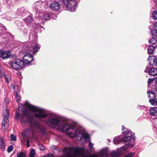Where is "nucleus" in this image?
<instances>
[{
	"label": "nucleus",
	"instance_id": "nucleus-1",
	"mask_svg": "<svg viewBox=\"0 0 157 157\" xmlns=\"http://www.w3.org/2000/svg\"><path fill=\"white\" fill-rule=\"evenodd\" d=\"M18 109L20 110L23 112V113L22 115H21L17 112L16 118L24 123L28 122L32 125L31 118L28 113V109L34 113L35 116L37 118H44L47 117L48 119L45 122L50 127H55L60 124L58 126V128L63 132L71 129V131L67 133V134L70 137L78 136L80 138L81 140H83L84 142L86 141L89 138V134L81 126H78L76 123H74L70 124L62 122L61 118L58 116L53 113L48 114L44 109L32 105L28 102L26 101L24 105L21 104H19Z\"/></svg>",
	"mask_w": 157,
	"mask_h": 157
},
{
	"label": "nucleus",
	"instance_id": "nucleus-2",
	"mask_svg": "<svg viewBox=\"0 0 157 157\" xmlns=\"http://www.w3.org/2000/svg\"><path fill=\"white\" fill-rule=\"evenodd\" d=\"M124 135L123 141L126 145L128 146L133 147V144L135 141V136L134 133H132L130 130H127L123 132Z\"/></svg>",
	"mask_w": 157,
	"mask_h": 157
},
{
	"label": "nucleus",
	"instance_id": "nucleus-3",
	"mask_svg": "<svg viewBox=\"0 0 157 157\" xmlns=\"http://www.w3.org/2000/svg\"><path fill=\"white\" fill-rule=\"evenodd\" d=\"M62 6L64 10L74 12L77 7L78 2L75 0H63Z\"/></svg>",
	"mask_w": 157,
	"mask_h": 157
},
{
	"label": "nucleus",
	"instance_id": "nucleus-4",
	"mask_svg": "<svg viewBox=\"0 0 157 157\" xmlns=\"http://www.w3.org/2000/svg\"><path fill=\"white\" fill-rule=\"evenodd\" d=\"M10 64L11 67L15 70H20L25 67L24 62L20 59L16 58L12 60Z\"/></svg>",
	"mask_w": 157,
	"mask_h": 157
},
{
	"label": "nucleus",
	"instance_id": "nucleus-5",
	"mask_svg": "<svg viewBox=\"0 0 157 157\" xmlns=\"http://www.w3.org/2000/svg\"><path fill=\"white\" fill-rule=\"evenodd\" d=\"M23 60L25 65L29 64L33 61V56L30 53H27L26 55H24Z\"/></svg>",
	"mask_w": 157,
	"mask_h": 157
},
{
	"label": "nucleus",
	"instance_id": "nucleus-6",
	"mask_svg": "<svg viewBox=\"0 0 157 157\" xmlns=\"http://www.w3.org/2000/svg\"><path fill=\"white\" fill-rule=\"evenodd\" d=\"M49 7L53 10L57 11L60 9V5L57 2H52L50 3Z\"/></svg>",
	"mask_w": 157,
	"mask_h": 157
},
{
	"label": "nucleus",
	"instance_id": "nucleus-7",
	"mask_svg": "<svg viewBox=\"0 0 157 157\" xmlns=\"http://www.w3.org/2000/svg\"><path fill=\"white\" fill-rule=\"evenodd\" d=\"M43 3L41 1L35 2L32 6V8L33 10L35 11H38L39 10H40V8L43 7L42 5Z\"/></svg>",
	"mask_w": 157,
	"mask_h": 157
},
{
	"label": "nucleus",
	"instance_id": "nucleus-8",
	"mask_svg": "<svg viewBox=\"0 0 157 157\" xmlns=\"http://www.w3.org/2000/svg\"><path fill=\"white\" fill-rule=\"evenodd\" d=\"M10 55V51H4L3 50H0V57L2 58L3 59H6L8 58Z\"/></svg>",
	"mask_w": 157,
	"mask_h": 157
},
{
	"label": "nucleus",
	"instance_id": "nucleus-9",
	"mask_svg": "<svg viewBox=\"0 0 157 157\" xmlns=\"http://www.w3.org/2000/svg\"><path fill=\"white\" fill-rule=\"evenodd\" d=\"M33 126L38 132H45L44 128L36 122L33 123Z\"/></svg>",
	"mask_w": 157,
	"mask_h": 157
},
{
	"label": "nucleus",
	"instance_id": "nucleus-10",
	"mask_svg": "<svg viewBox=\"0 0 157 157\" xmlns=\"http://www.w3.org/2000/svg\"><path fill=\"white\" fill-rule=\"evenodd\" d=\"M8 117L4 116L3 120L2 123V128L3 129H5L6 128H8L9 127Z\"/></svg>",
	"mask_w": 157,
	"mask_h": 157
},
{
	"label": "nucleus",
	"instance_id": "nucleus-11",
	"mask_svg": "<svg viewBox=\"0 0 157 157\" xmlns=\"http://www.w3.org/2000/svg\"><path fill=\"white\" fill-rule=\"evenodd\" d=\"M150 113L151 116L155 117V118L157 119V107L151 108L150 110Z\"/></svg>",
	"mask_w": 157,
	"mask_h": 157
},
{
	"label": "nucleus",
	"instance_id": "nucleus-12",
	"mask_svg": "<svg viewBox=\"0 0 157 157\" xmlns=\"http://www.w3.org/2000/svg\"><path fill=\"white\" fill-rule=\"evenodd\" d=\"M108 150L107 149H103L101 150L98 155L100 157H107Z\"/></svg>",
	"mask_w": 157,
	"mask_h": 157
},
{
	"label": "nucleus",
	"instance_id": "nucleus-13",
	"mask_svg": "<svg viewBox=\"0 0 157 157\" xmlns=\"http://www.w3.org/2000/svg\"><path fill=\"white\" fill-rule=\"evenodd\" d=\"M54 15V14L52 13L49 14L47 13L43 15V17L42 19L45 20H48L50 19V18H53V16Z\"/></svg>",
	"mask_w": 157,
	"mask_h": 157
},
{
	"label": "nucleus",
	"instance_id": "nucleus-14",
	"mask_svg": "<svg viewBox=\"0 0 157 157\" xmlns=\"http://www.w3.org/2000/svg\"><path fill=\"white\" fill-rule=\"evenodd\" d=\"M33 21V19L31 16H28L27 18L24 19V21L27 25H29L31 24Z\"/></svg>",
	"mask_w": 157,
	"mask_h": 157
},
{
	"label": "nucleus",
	"instance_id": "nucleus-15",
	"mask_svg": "<svg viewBox=\"0 0 157 157\" xmlns=\"http://www.w3.org/2000/svg\"><path fill=\"white\" fill-rule=\"evenodd\" d=\"M149 74L153 76L157 75V69L153 68L150 69L149 71Z\"/></svg>",
	"mask_w": 157,
	"mask_h": 157
},
{
	"label": "nucleus",
	"instance_id": "nucleus-16",
	"mask_svg": "<svg viewBox=\"0 0 157 157\" xmlns=\"http://www.w3.org/2000/svg\"><path fill=\"white\" fill-rule=\"evenodd\" d=\"M20 91L18 90L17 91H14V94L15 96L16 99L17 103L20 101V97L19 95Z\"/></svg>",
	"mask_w": 157,
	"mask_h": 157
},
{
	"label": "nucleus",
	"instance_id": "nucleus-17",
	"mask_svg": "<svg viewBox=\"0 0 157 157\" xmlns=\"http://www.w3.org/2000/svg\"><path fill=\"white\" fill-rule=\"evenodd\" d=\"M121 139L120 136H117L114 138L113 142L115 144H118L121 142Z\"/></svg>",
	"mask_w": 157,
	"mask_h": 157
},
{
	"label": "nucleus",
	"instance_id": "nucleus-18",
	"mask_svg": "<svg viewBox=\"0 0 157 157\" xmlns=\"http://www.w3.org/2000/svg\"><path fill=\"white\" fill-rule=\"evenodd\" d=\"M155 47L153 46H149L147 48L148 53L150 54H152L154 52Z\"/></svg>",
	"mask_w": 157,
	"mask_h": 157
},
{
	"label": "nucleus",
	"instance_id": "nucleus-19",
	"mask_svg": "<svg viewBox=\"0 0 157 157\" xmlns=\"http://www.w3.org/2000/svg\"><path fill=\"white\" fill-rule=\"evenodd\" d=\"M40 46L39 45H37L35 46L33 48V53L35 54L37 53L39 49Z\"/></svg>",
	"mask_w": 157,
	"mask_h": 157
},
{
	"label": "nucleus",
	"instance_id": "nucleus-20",
	"mask_svg": "<svg viewBox=\"0 0 157 157\" xmlns=\"http://www.w3.org/2000/svg\"><path fill=\"white\" fill-rule=\"evenodd\" d=\"M147 93L148 94V97L151 98V99L155 98V95L153 92L149 91V92H147Z\"/></svg>",
	"mask_w": 157,
	"mask_h": 157
},
{
	"label": "nucleus",
	"instance_id": "nucleus-21",
	"mask_svg": "<svg viewBox=\"0 0 157 157\" xmlns=\"http://www.w3.org/2000/svg\"><path fill=\"white\" fill-rule=\"evenodd\" d=\"M149 102L152 105H157V99L155 98L150 99Z\"/></svg>",
	"mask_w": 157,
	"mask_h": 157
},
{
	"label": "nucleus",
	"instance_id": "nucleus-22",
	"mask_svg": "<svg viewBox=\"0 0 157 157\" xmlns=\"http://www.w3.org/2000/svg\"><path fill=\"white\" fill-rule=\"evenodd\" d=\"M151 33L153 36H157V29L153 28L151 30Z\"/></svg>",
	"mask_w": 157,
	"mask_h": 157
},
{
	"label": "nucleus",
	"instance_id": "nucleus-23",
	"mask_svg": "<svg viewBox=\"0 0 157 157\" xmlns=\"http://www.w3.org/2000/svg\"><path fill=\"white\" fill-rule=\"evenodd\" d=\"M152 17L154 20H157V11H154L152 13Z\"/></svg>",
	"mask_w": 157,
	"mask_h": 157
},
{
	"label": "nucleus",
	"instance_id": "nucleus-24",
	"mask_svg": "<svg viewBox=\"0 0 157 157\" xmlns=\"http://www.w3.org/2000/svg\"><path fill=\"white\" fill-rule=\"evenodd\" d=\"M33 132V130L32 127L27 129L25 131V133L28 134H32Z\"/></svg>",
	"mask_w": 157,
	"mask_h": 157
},
{
	"label": "nucleus",
	"instance_id": "nucleus-25",
	"mask_svg": "<svg viewBox=\"0 0 157 157\" xmlns=\"http://www.w3.org/2000/svg\"><path fill=\"white\" fill-rule=\"evenodd\" d=\"M127 147H125V146L122 147L121 148L119 153L120 154H123L124 151L127 150Z\"/></svg>",
	"mask_w": 157,
	"mask_h": 157
},
{
	"label": "nucleus",
	"instance_id": "nucleus-26",
	"mask_svg": "<svg viewBox=\"0 0 157 157\" xmlns=\"http://www.w3.org/2000/svg\"><path fill=\"white\" fill-rule=\"evenodd\" d=\"M0 148L3 150L5 148V144L2 139H0Z\"/></svg>",
	"mask_w": 157,
	"mask_h": 157
},
{
	"label": "nucleus",
	"instance_id": "nucleus-27",
	"mask_svg": "<svg viewBox=\"0 0 157 157\" xmlns=\"http://www.w3.org/2000/svg\"><path fill=\"white\" fill-rule=\"evenodd\" d=\"M156 42V40L155 38H152L149 40V43L152 44H154Z\"/></svg>",
	"mask_w": 157,
	"mask_h": 157
},
{
	"label": "nucleus",
	"instance_id": "nucleus-28",
	"mask_svg": "<svg viewBox=\"0 0 157 157\" xmlns=\"http://www.w3.org/2000/svg\"><path fill=\"white\" fill-rule=\"evenodd\" d=\"M5 79L6 80V81L7 82L9 83L10 80V78L9 75H5Z\"/></svg>",
	"mask_w": 157,
	"mask_h": 157
},
{
	"label": "nucleus",
	"instance_id": "nucleus-29",
	"mask_svg": "<svg viewBox=\"0 0 157 157\" xmlns=\"http://www.w3.org/2000/svg\"><path fill=\"white\" fill-rule=\"evenodd\" d=\"M17 11H18L20 13H22L23 12H24L25 11V9L24 8L21 7L18 8L17 10Z\"/></svg>",
	"mask_w": 157,
	"mask_h": 157
},
{
	"label": "nucleus",
	"instance_id": "nucleus-30",
	"mask_svg": "<svg viewBox=\"0 0 157 157\" xmlns=\"http://www.w3.org/2000/svg\"><path fill=\"white\" fill-rule=\"evenodd\" d=\"M5 75V73L3 71L2 69L0 70V78H2Z\"/></svg>",
	"mask_w": 157,
	"mask_h": 157
},
{
	"label": "nucleus",
	"instance_id": "nucleus-31",
	"mask_svg": "<svg viewBox=\"0 0 157 157\" xmlns=\"http://www.w3.org/2000/svg\"><path fill=\"white\" fill-rule=\"evenodd\" d=\"M3 116L5 117H9L8 111L7 109H6L3 112Z\"/></svg>",
	"mask_w": 157,
	"mask_h": 157
},
{
	"label": "nucleus",
	"instance_id": "nucleus-32",
	"mask_svg": "<svg viewBox=\"0 0 157 157\" xmlns=\"http://www.w3.org/2000/svg\"><path fill=\"white\" fill-rule=\"evenodd\" d=\"M134 152H130L125 155L124 157H131L134 155Z\"/></svg>",
	"mask_w": 157,
	"mask_h": 157
},
{
	"label": "nucleus",
	"instance_id": "nucleus-33",
	"mask_svg": "<svg viewBox=\"0 0 157 157\" xmlns=\"http://www.w3.org/2000/svg\"><path fill=\"white\" fill-rule=\"evenodd\" d=\"M35 155V151L34 149H32L31 151V152L30 153V157H33Z\"/></svg>",
	"mask_w": 157,
	"mask_h": 157
},
{
	"label": "nucleus",
	"instance_id": "nucleus-34",
	"mask_svg": "<svg viewBox=\"0 0 157 157\" xmlns=\"http://www.w3.org/2000/svg\"><path fill=\"white\" fill-rule=\"evenodd\" d=\"M17 157H25V154L22 152L17 153Z\"/></svg>",
	"mask_w": 157,
	"mask_h": 157
},
{
	"label": "nucleus",
	"instance_id": "nucleus-35",
	"mask_svg": "<svg viewBox=\"0 0 157 157\" xmlns=\"http://www.w3.org/2000/svg\"><path fill=\"white\" fill-rule=\"evenodd\" d=\"M11 140L13 141H16L17 139L16 136L12 134L11 135Z\"/></svg>",
	"mask_w": 157,
	"mask_h": 157
},
{
	"label": "nucleus",
	"instance_id": "nucleus-36",
	"mask_svg": "<svg viewBox=\"0 0 157 157\" xmlns=\"http://www.w3.org/2000/svg\"><path fill=\"white\" fill-rule=\"evenodd\" d=\"M39 147L41 151H44L45 149L44 147L41 144H39Z\"/></svg>",
	"mask_w": 157,
	"mask_h": 157
},
{
	"label": "nucleus",
	"instance_id": "nucleus-37",
	"mask_svg": "<svg viewBox=\"0 0 157 157\" xmlns=\"http://www.w3.org/2000/svg\"><path fill=\"white\" fill-rule=\"evenodd\" d=\"M13 149V147L12 146H10L8 147L7 151L9 152H11Z\"/></svg>",
	"mask_w": 157,
	"mask_h": 157
},
{
	"label": "nucleus",
	"instance_id": "nucleus-38",
	"mask_svg": "<svg viewBox=\"0 0 157 157\" xmlns=\"http://www.w3.org/2000/svg\"><path fill=\"white\" fill-rule=\"evenodd\" d=\"M153 58L152 60L154 62V65L157 66V59L155 58V57L154 58Z\"/></svg>",
	"mask_w": 157,
	"mask_h": 157
},
{
	"label": "nucleus",
	"instance_id": "nucleus-39",
	"mask_svg": "<svg viewBox=\"0 0 157 157\" xmlns=\"http://www.w3.org/2000/svg\"><path fill=\"white\" fill-rule=\"evenodd\" d=\"M153 81V79H151L149 78L147 82L148 85H149V84L152 82Z\"/></svg>",
	"mask_w": 157,
	"mask_h": 157
},
{
	"label": "nucleus",
	"instance_id": "nucleus-40",
	"mask_svg": "<svg viewBox=\"0 0 157 157\" xmlns=\"http://www.w3.org/2000/svg\"><path fill=\"white\" fill-rule=\"evenodd\" d=\"M153 25L155 28H157V22L155 21L153 23Z\"/></svg>",
	"mask_w": 157,
	"mask_h": 157
},
{
	"label": "nucleus",
	"instance_id": "nucleus-41",
	"mask_svg": "<svg viewBox=\"0 0 157 157\" xmlns=\"http://www.w3.org/2000/svg\"><path fill=\"white\" fill-rule=\"evenodd\" d=\"M154 58V56H149L148 57V59L149 60H150V59H152L153 60V59L154 58Z\"/></svg>",
	"mask_w": 157,
	"mask_h": 157
},
{
	"label": "nucleus",
	"instance_id": "nucleus-42",
	"mask_svg": "<svg viewBox=\"0 0 157 157\" xmlns=\"http://www.w3.org/2000/svg\"><path fill=\"white\" fill-rule=\"evenodd\" d=\"M26 145L28 147H29L30 146V144L28 140H27L26 141Z\"/></svg>",
	"mask_w": 157,
	"mask_h": 157
},
{
	"label": "nucleus",
	"instance_id": "nucleus-43",
	"mask_svg": "<svg viewBox=\"0 0 157 157\" xmlns=\"http://www.w3.org/2000/svg\"><path fill=\"white\" fill-rule=\"evenodd\" d=\"M46 2L47 3V4L48 3H51L50 2L52 1V0H45Z\"/></svg>",
	"mask_w": 157,
	"mask_h": 157
},
{
	"label": "nucleus",
	"instance_id": "nucleus-44",
	"mask_svg": "<svg viewBox=\"0 0 157 157\" xmlns=\"http://www.w3.org/2000/svg\"><path fill=\"white\" fill-rule=\"evenodd\" d=\"M4 101L6 103V104H7L9 103V100L8 98H6L4 100Z\"/></svg>",
	"mask_w": 157,
	"mask_h": 157
},
{
	"label": "nucleus",
	"instance_id": "nucleus-45",
	"mask_svg": "<svg viewBox=\"0 0 157 157\" xmlns=\"http://www.w3.org/2000/svg\"><path fill=\"white\" fill-rule=\"evenodd\" d=\"M47 157H53V155L52 154H49Z\"/></svg>",
	"mask_w": 157,
	"mask_h": 157
},
{
	"label": "nucleus",
	"instance_id": "nucleus-46",
	"mask_svg": "<svg viewBox=\"0 0 157 157\" xmlns=\"http://www.w3.org/2000/svg\"><path fill=\"white\" fill-rule=\"evenodd\" d=\"M89 146L91 147H92L93 146V144L90 142L89 143Z\"/></svg>",
	"mask_w": 157,
	"mask_h": 157
},
{
	"label": "nucleus",
	"instance_id": "nucleus-47",
	"mask_svg": "<svg viewBox=\"0 0 157 157\" xmlns=\"http://www.w3.org/2000/svg\"><path fill=\"white\" fill-rule=\"evenodd\" d=\"M124 129H125L124 127L123 126H122V130H124Z\"/></svg>",
	"mask_w": 157,
	"mask_h": 157
},
{
	"label": "nucleus",
	"instance_id": "nucleus-48",
	"mask_svg": "<svg viewBox=\"0 0 157 157\" xmlns=\"http://www.w3.org/2000/svg\"><path fill=\"white\" fill-rule=\"evenodd\" d=\"M14 89H15L16 88L17 89L18 88V86H15L14 87Z\"/></svg>",
	"mask_w": 157,
	"mask_h": 157
},
{
	"label": "nucleus",
	"instance_id": "nucleus-49",
	"mask_svg": "<svg viewBox=\"0 0 157 157\" xmlns=\"http://www.w3.org/2000/svg\"><path fill=\"white\" fill-rule=\"evenodd\" d=\"M31 50L30 49H28L27 51V52H30V51Z\"/></svg>",
	"mask_w": 157,
	"mask_h": 157
},
{
	"label": "nucleus",
	"instance_id": "nucleus-50",
	"mask_svg": "<svg viewBox=\"0 0 157 157\" xmlns=\"http://www.w3.org/2000/svg\"><path fill=\"white\" fill-rule=\"evenodd\" d=\"M155 82H156V83H157V78H156V80H155Z\"/></svg>",
	"mask_w": 157,
	"mask_h": 157
},
{
	"label": "nucleus",
	"instance_id": "nucleus-51",
	"mask_svg": "<svg viewBox=\"0 0 157 157\" xmlns=\"http://www.w3.org/2000/svg\"><path fill=\"white\" fill-rule=\"evenodd\" d=\"M2 69V68H1V66H0V70H1V69Z\"/></svg>",
	"mask_w": 157,
	"mask_h": 157
},
{
	"label": "nucleus",
	"instance_id": "nucleus-52",
	"mask_svg": "<svg viewBox=\"0 0 157 157\" xmlns=\"http://www.w3.org/2000/svg\"><path fill=\"white\" fill-rule=\"evenodd\" d=\"M2 25L1 24H0V27Z\"/></svg>",
	"mask_w": 157,
	"mask_h": 157
},
{
	"label": "nucleus",
	"instance_id": "nucleus-53",
	"mask_svg": "<svg viewBox=\"0 0 157 157\" xmlns=\"http://www.w3.org/2000/svg\"><path fill=\"white\" fill-rule=\"evenodd\" d=\"M144 71H145V72H147V71H146V70H145Z\"/></svg>",
	"mask_w": 157,
	"mask_h": 157
},
{
	"label": "nucleus",
	"instance_id": "nucleus-54",
	"mask_svg": "<svg viewBox=\"0 0 157 157\" xmlns=\"http://www.w3.org/2000/svg\"><path fill=\"white\" fill-rule=\"evenodd\" d=\"M109 142H110V140H109Z\"/></svg>",
	"mask_w": 157,
	"mask_h": 157
}]
</instances>
